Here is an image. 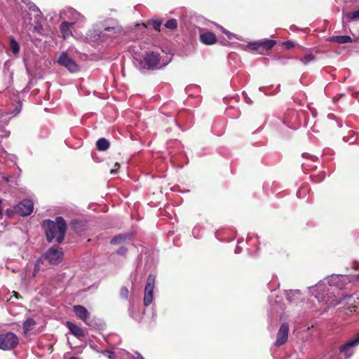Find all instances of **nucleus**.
Segmentation results:
<instances>
[{
    "mask_svg": "<svg viewBox=\"0 0 359 359\" xmlns=\"http://www.w3.org/2000/svg\"><path fill=\"white\" fill-rule=\"evenodd\" d=\"M67 231V223L62 217H57L55 222L47 220L46 239L50 243L54 238L58 243L62 242Z\"/></svg>",
    "mask_w": 359,
    "mask_h": 359,
    "instance_id": "nucleus-1",
    "label": "nucleus"
},
{
    "mask_svg": "<svg viewBox=\"0 0 359 359\" xmlns=\"http://www.w3.org/2000/svg\"><path fill=\"white\" fill-rule=\"evenodd\" d=\"M316 291L317 292L315 294L316 298L319 302H324V304L327 307L335 306L343 301H346V299H350L352 298L351 295L344 297L343 299H337L336 298L335 295L332 294V293L327 292L325 294L323 290V284L320 283L316 285Z\"/></svg>",
    "mask_w": 359,
    "mask_h": 359,
    "instance_id": "nucleus-2",
    "label": "nucleus"
},
{
    "mask_svg": "<svg viewBox=\"0 0 359 359\" xmlns=\"http://www.w3.org/2000/svg\"><path fill=\"white\" fill-rule=\"evenodd\" d=\"M63 251L58 245L50 247L41 257V260L47 261L50 264H59L63 258Z\"/></svg>",
    "mask_w": 359,
    "mask_h": 359,
    "instance_id": "nucleus-3",
    "label": "nucleus"
},
{
    "mask_svg": "<svg viewBox=\"0 0 359 359\" xmlns=\"http://www.w3.org/2000/svg\"><path fill=\"white\" fill-rule=\"evenodd\" d=\"M19 343L18 336L13 332L0 334V349L9 351L15 348Z\"/></svg>",
    "mask_w": 359,
    "mask_h": 359,
    "instance_id": "nucleus-4",
    "label": "nucleus"
},
{
    "mask_svg": "<svg viewBox=\"0 0 359 359\" xmlns=\"http://www.w3.org/2000/svg\"><path fill=\"white\" fill-rule=\"evenodd\" d=\"M155 285V276L150 274L147 278L144 288V304L146 306L150 305L153 301V293Z\"/></svg>",
    "mask_w": 359,
    "mask_h": 359,
    "instance_id": "nucleus-5",
    "label": "nucleus"
},
{
    "mask_svg": "<svg viewBox=\"0 0 359 359\" xmlns=\"http://www.w3.org/2000/svg\"><path fill=\"white\" fill-rule=\"evenodd\" d=\"M57 62L59 65L66 67L72 73L77 72L80 69L79 65L69 57L65 52L61 53L57 60Z\"/></svg>",
    "mask_w": 359,
    "mask_h": 359,
    "instance_id": "nucleus-6",
    "label": "nucleus"
},
{
    "mask_svg": "<svg viewBox=\"0 0 359 359\" xmlns=\"http://www.w3.org/2000/svg\"><path fill=\"white\" fill-rule=\"evenodd\" d=\"M33 202L28 199L22 201L15 207V212L22 216L30 215L33 212Z\"/></svg>",
    "mask_w": 359,
    "mask_h": 359,
    "instance_id": "nucleus-7",
    "label": "nucleus"
},
{
    "mask_svg": "<svg viewBox=\"0 0 359 359\" xmlns=\"http://www.w3.org/2000/svg\"><path fill=\"white\" fill-rule=\"evenodd\" d=\"M289 325L287 323L281 324L280 327L277 334L275 346H279L285 344L288 338Z\"/></svg>",
    "mask_w": 359,
    "mask_h": 359,
    "instance_id": "nucleus-8",
    "label": "nucleus"
},
{
    "mask_svg": "<svg viewBox=\"0 0 359 359\" xmlns=\"http://www.w3.org/2000/svg\"><path fill=\"white\" fill-rule=\"evenodd\" d=\"M145 62L149 69L158 68L160 62L159 54L154 52L148 53L145 57Z\"/></svg>",
    "mask_w": 359,
    "mask_h": 359,
    "instance_id": "nucleus-9",
    "label": "nucleus"
},
{
    "mask_svg": "<svg viewBox=\"0 0 359 359\" xmlns=\"http://www.w3.org/2000/svg\"><path fill=\"white\" fill-rule=\"evenodd\" d=\"M73 311L77 317L83 320L86 325H91L88 320L90 315L89 312L84 306L81 305H76L73 307Z\"/></svg>",
    "mask_w": 359,
    "mask_h": 359,
    "instance_id": "nucleus-10",
    "label": "nucleus"
},
{
    "mask_svg": "<svg viewBox=\"0 0 359 359\" xmlns=\"http://www.w3.org/2000/svg\"><path fill=\"white\" fill-rule=\"evenodd\" d=\"M359 344V335L353 339L350 340L343 346L340 347V352L345 353L346 358H349L352 354L353 351H349L350 349Z\"/></svg>",
    "mask_w": 359,
    "mask_h": 359,
    "instance_id": "nucleus-11",
    "label": "nucleus"
},
{
    "mask_svg": "<svg viewBox=\"0 0 359 359\" xmlns=\"http://www.w3.org/2000/svg\"><path fill=\"white\" fill-rule=\"evenodd\" d=\"M200 41L205 45H212L217 42L216 35L211 32L200 34Z\"/></svg>",
    "mask_w": 359,
    "mask_h": 359,
    "instance_id": "nucleus-12",
    "label": "nucleus"
},
{
    "mask_svg": "<svg viewBox=\"0 0 359 359\" xmlns=\"http://www.w3.org/2000/svg\"><path fill=\"white\" fill-rule=\"evenodd\" d=\"M75 24V22H62L60 26V32L62 34V37L66 39L70 35H72L71 27Z\"/></svg>",
    "mask_w": 359,
    "mask_h": 359,
    "instance_id": "nucleus-13",
    "label": "nucleus"
},
{
    "mask_svg": "<svg viewBox=\"0 0 359 359\" xmlns=\"http://www.w3.org/2000/svg\"><path fill=\"white\" fill-rule=\"evenodd\" d=\"M67 326L69 328V331L72 334L77 337H84V332L83 330L78 327L77 325L73 324L72 323L67 321Z\"/></svg>",
    "mask_w": 359,
    "mask_h": 359,
    "instance_id": "nucleus-14",
    "label": "nucleus"
},
{
    "mask_svg": "<svg viewBox=\"0 0 359 359\" xmlns=\"http://www.w3.org/2000/svg\"><path fill=\"white\" fill-rule=\"evenodd\" d=\"M36 325L35 320L32 318H28L23 323V330L25 334L34 330Z\"/></svg>",
    "mask_w": 359,
    "mask_h": 359,
    "instance_id": "nucleus-15",
    "label": "nucleus"
},
{
    "mask_svg": "<svg viewBox=\"0 0 359 359\" xmlns=\"http://www.w3.org/2000/svg\"><path fill=\"white\" fill-rule=\"evenodd\" d=\"M328 41H334L338 43H347L352 42V39L349 36H334L330 37Z\"/></svg>",
    "mask_w": 359,
    "mask_h": 359,
    "instance_id": "nucleus-16",
    "label": "nucleus"
},
{
    "mask_svg": "<svg viewBox=\"0 0 359 359\" xmlns=\"http://www.w3.org/2000/svg\"><path fill=\"white\" fill-rule=\"evenodd\" d=\"M96 146L98 150L106 151L109 147V142L105 138H100L96 142Z\"/></svg>",
    "mask_w": 359,
    "mask_h": 359,
    "instance_id": "nucleus-17",
    "label": "nucleus"
},
{
    "mask_svg": "<svg viewBox=\"0 0 359 359\" xmlns=\"http://www.w3.org/2000/svg\"><path fill=\"white\" fill-rule=\"evenodd\" d=\"M127 238L128 236L126 235L119 234L118 236L113 237L110 243L112 245L121 244L124 243L126 241Z\"/></svg>",
    "mask_w": 359,
    "mask_h": 359,
    "instance_id": "nucleus-18",
    "label": "nucleus"
},
{
    "mask_svg": "<svg viewBox=\"0 0 359 359\" xmlns=\"http://www.w3.org/2000/svg\"><path fill=\"white\" fill-rule=\"evenodd\" d=\"M275 44L276 41L273 40H266L263 42L256 43L255 45L257 46H263L266 49L269 50L272 48Z\"/></svg>",
    "mask_w": 359,
    "mask_h": 359,
    "instance_id": "nucleus-19",
    "label": "nucleus"
},
{
    "mask_svg": "<svg viewBox=\"0 0 359 359\" xmlns=\"http://www.w3.org/2000/svg\"><path fill=\"white\" fill-rule=\"evenodd\" d=\"M345 18L351 21L359 20V10L346 13Z\"/></svg>",
    "mask_w": 359,
    "mask_h": 359,
    "instance_id": "nucleus-20",
    "label": "nucleus"
},
{
    "mask_svg": "<svg viewBox=\"0 0 359 359\" xmlns=\"http://www.w3.org/2000/svg\"><path fill=\"white\" fill-rule=\"evenodd\" d=\"M10 47L12 50V52L14 54H18L20 50V46L18 43L13 39H11L10 41Z\"/></svg>",
    "mask_w": 359,
    "mask_h": 359,
    "instance_id": "nucleus-21",
    "label": "nucleus"
},
{
    "mask_svg": "<svg viewBox=\"0 0 359 359\" xmlns=\"http://www.w3.org/2000/svg\"><path fill=\"white\" fill-rule=\"evenodd\" d=\"M165 27L170 29H175L177 27V22L174 18L170 19L165 22Z\"/></svg>",
    "mask_w": 359,
    "mask_h": 359,
    "instance_id": "nucleus-22",
    "label": "nucleus"
},
{
    "mask_svg": "<svg viewBox=\"0 0 359 359\" xmlns=\"http://www.w3.org/2000/svg\"><path fill=\"white\" fill-rule=\"evenodd\" d=\"M315 59V57L313 54L310 53V54H308L306 55H305L304 57H303L302 58H301V61L304 64V65H307L308 63H309L310 62L314 60Z\"/></svg>",
    "mask_w": 359,
    "mask_h": 359,
    "instance_id": "nucleus-23",
    "label": "nucleus"
},
{
    "mask_svg": "<svg viewBox=\"0 0 359 359\" xmlns=\"http://www.w3.org/2000/svg\"><path fill=\"white\" fill-rule=\"evenodd\" d=\"M151 25H152L153 28L155 30L159 31L160 30V27H161V26L162 25V21L158 20H152L151 21Z\"/></svg>",
    "mask_w": 359,
    "mask_h": 359,
    "instance_id": "nucleus-24",
    "label": "nucleus"
},
{
    "mask_svg": "<svg viewBox=\"0 0 359 359\" xmlns=\"http://www.w3.org/2000/svg\"><path fill=\"white\" fill-rule=\"evenodd\" d=\"M71 13L72 15V19L74 20V22H75V23L79 20H81V18H83V17L81 15L80 13L76 12V11H71Z\"/></svg>",
    "mask_w": 359,
    "mask_h": 359,
    "instance_id": "nucleus-25",
    "label": "nucleus"
},
{
    "mask_svg": "<svg viewBox=\"0 0 359 359\" xmlns=\"http://www.w3.org/2000/svg\"><path fill=\"white\" fill-rule=\"evenodd\" d=\"M339 279V276H331V277H329L327 278V283H329V285L330 286L332 285H334L336 283H337V280Z\"/></svg>",
    "mask_w": 359,
    "mask_h": 359,
    "instance_id": "nucleus-26",
    "label": "nucleus"
},
{
    "mask_svg": "<svg viewBox=\"0 0 359 359\" xmlns=\"http://www.w3.org/2000/svg\"><path fill=\"white\" fill-rule=\"evenodd\" d=\"M220 29L222 32L226 34L229 39H232L233 37H235V34L233 33H231L227 29H224L223 27H220Z\"/></svg>",
    "mask_w": 359,
    "mask_h": 359,
    "instance_id": "nucleus-27",
    "label": "nucleus"
},
{
    "mask_svg": "<svg viewBox=\"0 0 359 359\" xmlns=\"http://www.w3.org/2000/svg\"><path fill=\"white\" fill-rule=\"evenodd\" d=\"M121 296L123 298H127L128 296V290L126 287H123L120 291Z\"/></svg>",
    "mask_w": 359,
    "mask_h": 359,
    "instance_id": "nucleus-28",
    "label": "nucleus"
},
{
    "mask_svg": "<svg viewBox=\"0 0 359 359\" xmlns=\"http://www.w3.org/2000/svg\"><path fill=\"white\" fill-rule=\"evenodd\" d=\"M42 261L43 260H41V259H40L35 264V265H34V275H35V273H36L39 271V268H40V262H42Z\"/></svg>",
    "mask_w": 359,
    "mask_h": 359,
    "instance_id": "nucleus-29",
    "label": "nucleus"
},
{
    "mask_svg": "<svg viewBox=\"0 0 359 359\" xmlns=\"http://www.w3.org/2000/svg\"><path fill=\"white\" fill-rule=\"evenodd\" d=\"M118 30V28L114 27H107L104 28V31L106 32H113V33L116 34L117 31Z\"/></svg>",
    "mask_w": 359,
    "mask_h": 359,
    "instance_id": "nucleus-30",
    "label": "nucleus"
},
{
    "mask_svg": "<svg viewBox=\"0 0 359 359\" xmlns=\"http://www.w3.org/2000/svg\"><path fill=\"white\" fill-rule=\"evenodd\" d=\"M242 95H243V98L245 100V101L248 103V104H251L252 103V101L250 100V98L248 97V95L246 94L245 91H243L242 92Z\"/></svg>",
    "mask_w": 359,
    "mask_h": 359,
    "instance_id": "nucleus-31",
    "label": "nucleus"
},
{
    "mask_svg": "<svg viewBox=\"0 0 359 359\" xmlns=\"http://www.w3.org/2000/svg\"><path fill=\"white\" fill-rule=\"evenodd\" d=\"M126 252L127 249L126 248L121 247L116 251V253L120 255H124L126 253Z\"/></svg>",
    "mask_w": 359,
    "mask_h": 359,
    "instance_id": "nucleus-32",
    "label": "nucleus"
},
{
    "mask_svg": "<svg viewBox=\"0 0 359 359\" xmlns=\"http://www.w3.org/2000/svg\"><path fill=\"white\" fill-rule=\"evenodd\" d=\"M284 45L287 48L290 49L294 46V43L292 41H287L284 43Z\"/></svg>",
    "mask_w": 359,
    "mask_h": 359,
    "instance_id": "nucleus-33",
    "label": "nucleus"
},
{
    "mask_svg": "<svg viewBox=\"0 0 359 359\" xmlns=\"http://www.w3.org/2000/svg\"><path fill=\"white\" fill-rule=\"evenodd\" d=\"M119 167H120L119 164L118 163H116L114 165V168L111 170V174L116 173L117 170L119 169Z\"/></svg>",
    "mask_w": 359,
    "mask_h": 359,
    "instance_id": "nucleus-34",
    "label": "nucleus"
},
{
    "mask_svg": "<svg viewBox=\"0 0 359 359\" xmlns=\"http://www.w3.org/2000/svg\"><path fill=\"white\" fill-rule=\"evenodd\" d=\"M29 9H32L33 11H36L38 13H41V11H39V9L34 4L32 5L29 7Z\"/></svg>",
    "mask_w": 359,
    "mask_h": 359,
    "instance_id": "nucleus-35",
    "label": "nucleus"
},
{
    "mask_svg": "<svg viewBox=\"0 0 359 359\" xmlns=\"http://www.w3.org/2000/svg\"><path fill=\"white\" fill-rule=\"evenodd\" d=\"M20 110H21V105L20 104V106H19V107H17L15 108V109L14 110V111H13V116H15V115H17L18 114H19V113H20Z\"/></svg>",
    "mask_w": 359,
    "mask_h": 359,
    "instance_id": "nucleus-36",
    "label": "nucleus"
},
{
    "mask_svg": "<svg viewBox=\"0 0 359 359\" xmlns=\"http://www.w3.org/2000/svg\"><path fill=\"white\" fill-rule=\"evenodd\" d=\"M45 96L44 98L48 100L50 98L49 91H44Z\"/></svg>",
    "mask_w": 359,
    "mask_h": 359,
    "instance_id": "nucleus-37",
    "label": "nucleus"
},
{
    "mask_svg": "<svg viewBox=\"0 0 359 359\" xmlns=\"http://www.w3.org/2000/svg\"><path fill=\"white\" fill-rule=\"evenodd\" d=\"M137 358L135 359H144L143 357L139 353H136Z\"/></svg>",
    "mask_w": 359,
    "mask_h": 359,
    "instance_id": "nucleus-38",
    "label": "nucleus"
},
{
    "mask_svg": "<svg viewBox=\"0 0 359 359\" xmlns=\"http://www.w3.org/2000/svg\"><path fill=\"white\" fill-rule=\"evenodd\" d=\"M358 95V92H355V93H353V96L355 97H357Z\"/></svg>",
    "mask_w": 359,
    "mask_h": 359,
    "instance_id": "nucleus-39",
    "label": "nucleus"
},
{
    "mask_svg": "<svg viewBox=\"0 0 359 359\" xmlns=\"http://www.w3.org/2000/svg\"><path fill=\"white\" fill-rule=\"evenodd\" d=\"M302 191H299L297 193V195L300 197V194H301Z\"/></svg>",
    "mask_w": 359,
    "mask_h": 359,
    "instance_id": "nucleus-40",
    "label": "nucleus"
},
{
    "mask_svg": "<svg viewBox=\"0 0 359 359\" xmlns=\"http://www.w3.org/2000/svg\"><path fill=\"white\" fill-rule=\"evenodd\" d=\"M337 100H338L336 97H333V102H335Z\"/></svg>",
    "mask_w": 359,
    "mask_h": 359,
    "instance_id": "nucleus-41",
    "label": "nucleus"
},
{
    "mask_svg": "<svg viewBox=\"0 0 359 359\" xmlns=\"http://www.w3.org/2000/svg\"><path fill=\"white\" fill-rule=\"evenodd\" d=\"M235 252H236V253H238L240 252V250L237 248Z\"/></svg>",
    "mask_w": 359,
    "mask_h": 359,
    "instance_id": "nucleus-42",
    "label": "nucleus"
},
{
    "mask_svg": "<svg viewBox=\"0 0 359 359\" xmlns=\"http://www.w3.org/2000/svg\"><path fill=\"white\" fill-rule=\"evenodd\" d=\"M69 359H77V358L76 357L72 356V357L69 358Z\"/></svg>",
    "mask_w": 359,
    "mask_h": 359,
    "instance_id": "nucleus-43",
    "label": "nucleus"
},
{
    "mask_svg": "<svg viewBox=\"0 0 359 359\" xmlns=\"http://www.w3.org/2000/svg\"><path fill=\"white\" fill-rule=\"evenodd\" d=\"M102 34V32H100L99 33H97V35L98 36H100V34Z\"/></svg>",
    "mask_w": 359,
    "mask_h": 359,
    "instance_id": "nucleus-44",
    "label": "nucleus"
},
{
    "mask_svg": "<svg viewBox=\"0 0 359 359\" xmlns=\"http://www.w3.org/2000/svg\"><path fill=\"white\" fill-rule=\"evenodd\" d=\"M357 278L359 279V273L357 275Z\"/></svg>",
    "mask_w": 359,
    "mask_h": 359,
    "instance_id": "nucleus-45",
    "label": "nucleus"
}]
</instances>
